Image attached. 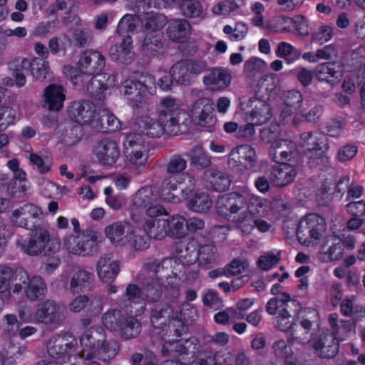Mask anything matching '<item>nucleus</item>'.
I'll return each instance as SVG.
<instances>
[{
	"label": "nucleus",
	"mask_w": 365,
	"mask_h": 365,
	"mask_svg": "<svg viewBox=\"0 0 365 365\" xmlns=\"http://www.w3.org/2000/svg\"><path fill=\"white\" fill-rule=\"evenodd\" d=\"M263 203L264 198L244 190L220 197L217 201V209L220 215L234 222L239 229L249 230L251 229L250 214H263L266 207Z\"/></svg>",
	"instance_id": "nucleus-1"
},
{
	"label": "nucleus",
	"mask_w": 365,
	"mask_h": 365,
	"mask_svg": "<svg viewBox=\"0 0 365 365\" xmlns=\"http://www.w3.org/2000/svg\"><path fill=\"white\" fill-rule=\"evenodd\" d=\"M31 301H36L45 297L47 287L44 280L39 276L30 277L24 270L14 272L11 268L0 269V292L9 290L12 294H18L22 289Z\"/></svg>",
	"instance_id": "nucleus-2"
},
{
	"label": "nucleus",
	"mask_w": 365,
	"mask_h": 365,
	"mask_svg": "<svg viewBox=\"0 0 365 365\" xmlns=\"http://www.w3.org/2000/svg\"><path fill=\"white\" fill-rule=\"evenodd\" d=\"M176 176L168 178L163 186L160 198L167 202L178 203L182 200H186L187 207L195 212H206L212 205L210 197L204 192L193 191L194 185L182 188L176 192Z\"/></svg>",
	"instance_id": "nucleus-3"
},
{
	"label": "nucleus",
	"mask_w": 365,
	"mask_h": 365,
	"mask_svg": "<svg viewBox=\"0 0 365 365\" xmlns=\"http://www.w3.org/2000/svg\"><path fill=\"white\" fill-rule=\"evenodd\" d=\"M173 263V259H165L160 263L155 261L148 264V269L156 274L157 279H153L145 287L144 293H142L144 299L156 301L163 291L169 289L173 292L174 297L178 295L177 273L169 269Z\"/></svg>",
	"instance_id": "nucleus-4"
},
{
	"label": "nucleus",
	"mask_w": 365,
	"mask_h": 365,
	"mask_svg": "<svg viewBox=\"0 0 365 365\" xmlns=\"http://www.w3.org/2000/svg\"><path fill=\"white\" fill-rule=\"evenodd\" d=\"M105 64L106 59L102 53L94 50H87L79 56L76 68L71 66H65L63 73L70 78L76 89L81 90L84 88L83 76H90L101 73Z\"/></svg>",
	"instance_id": "nucleus-5"
},
{
	"label": "nucleus",
	"mask_w": 365,
	"mask_h": 365,
	"mask_svg": "<svg viewBox=\"0 0 365 365\" xmlns=\"http://www.w3.org/2000/svg\"><path fill=\"white\" fill-rule=\"evenodd\" d=\"M156 111L160 120L165 123L169 133L177 135L184 132L190 123L189 113L181 108L177 99L170 96L160 99Z\"/></svg>",
	"instance_id": "nucleus-6"
},
{
	"label": "nucleus",
	"mask_w": 365,
	"mask_h": 365,
	"mask_svg": "<svg viewBox=\"0 0 365 365\" xmlns=\"http://www.w3.org/2000/svg\"><path fill=\"white\" fill-rule=\"evenodd\" d=\"M216 252L212 243L202 244L195 239H191L178 245L177 255L173 262L176 263L178 260L184 266L197 262L200 265L205 266L215 262Z\"/></svg>",
	"instance_id": "nucleus-7"
},
{
	"label": "nucleus",
	"mask_w": 365,
	"mask_h": 365,
	"mask_svg": "<svg viewBox=\"0 0 365 365\" xmlns=\"http://www.w3.org/2000/svg\"><path fill=\"white\" fill-rule=\"evenodd\" d=\"M273 113L266 98L255 96L250 99L247 110L242 113V118L246 122L242 129V136L254 137L255 126L267 123L272 117Z\"/></svg>",
	"instance_id": "nucleus-8"
},
{
	"label": "nucleus",
	"mask_w": 365,
	"mask_h": 365,
	"mask_svg": "<svg viewBox=\"0 0 365 365\" xmlns=\"http://www.w3.org/2000/svg\"><path fill=\"white\" fill-rule=\"evenodd\" d=\"M155 78L150 75L143 77V80L128 78L125 80L121 86V93L127 103L133 107H138L145 103L148 95L155 93Z\"/></svg>",
	"instance_id": "nucleus-9"
},
{
	"label": "nucleus",
	"mask_w": 365,
	"mask_h": 365,
	"mask_svg": "<svg viewBox=\"0 0 365 365\" xmlns=\"http://www.w3.org/2000/svg\"><path fill=\"white\" fill-rule=\"evenodd\" d=\"M16 244L23 252L31 256L51 255L58 252L61 247L59 239L51 237L49 232L43 228L36 230L29 241L18 240Z\"/></svg>",
	"instance_id": "nucleus-10"
},
{
	"label": "nucleus",
	"mask_w": 365,
	"mask_h": 365,
	"mask_svg": "<svg viewBox=\"0 0 365 365\" xmlns=\"http://www.w3.org/2000/svg\"><path fill=\"white\" fill-rule=\"evenodd\" d=\"M163 185L164 182L162 183L158 193L150 186H144L138 189L130 196L132 210H144L146 217L168 215L165 207L157 202L158 199L164 202L160 196Z\"/></svg>",
	"instance_id": "nucleus-11"
},
{
	"label": "nucleus",
	"mask_w": 365,
	"mask_h": 365,
	"mask_svg": "<svg viewBox=\"0 0 365 365\" xmlns=\"http://www.w3.org/2000/svg\"><path fill=\"white\" fill-rule=\"evenodd\" d=\"M325 230V220L319 215L312 213L299 221L297 237L302 245L309 246L319 240Z\"/></svg>",
	"instance_id": "nucleus-12"
},
{
	"label": "nucleus",
	"mask_w": 365,
	"mask_h": 365,
	"mask_svg": "<svg viewBox=\"0 0 365 365\" xmlns=\"http://www.w3.org/2000/svg\"><path fill=\"white\" fill-rule=\"evenodd\" d=\"M124 155L126 162L135 169L145 167L148 155V147L140 134L130 133L124 143Z\"/></svg>",
	"instance_id": "nucleus-13"
},
{
	"label": "nucleus",
	"mask_w": 365,
	"mask_h": 365,
	"mask_svg": "<svg viewBox=\"0 0 365 365\" xmlns=\"http://www.w3.org/2000/svg\"><path fill=\"white\" fill-rule=\"evenodd\" d=\"M106 338V333L101 327L87 330L80 339L83 356H86V360L101 356L107 349Z\"/></svg>",
	"instance_id": "nucleus-14"
},
{
	"label": "nucleus",
	"mask_w": 365,
	"mask_h": 365,
	"mask_svg": "<svg viewBox=\"0 0 365 365\" xmlns=\"http://www.w3.org/2000/svg\"><path fill=\"white\" fill-rule=\"evenodd\" d=\"M279 121L287 123L294 114L304 115L309 107L308 101L303 99L302 95L297 91H288L282 97Z\"/></svg>",
	"instance_id": "nucleus-15"
},
{
	"label": "nucleus",
	"mask_w": 365,
	"mask_h": 365,
	"mask_svg": "<svg viewBox=\"0 0 365 365\" xmlns=\"http://www.w3.org/2000/svg\"><path fill=\"white\" fill-rule=\"evenodd\" d=\"M212 104L208 98H199L192 104L190 112L199 126L211 128L215 125L216 119L212 115Z\"/></svg>",
	"instance_id": "nucleus-16"
},
{
	"label": "nucleus",
	"mask_w": 365,
	"mask_h": 365,
	"mask_svg": "<svg viewBox=\"0 0 365 365\" xmlns=\"http://www.w3.org/2000/svg\"><path fill=\"white\" fill-rule=\"evenodd\" d=\"M70 117L76 123L84 125L88 124L92 128L102 126V122L96 120L94 106L89 101L74 102L70 110Z\"/></svg>",
	"instance_id": "nucleus-17"
},
{
	"label": "nucleus",
	"mask_w": 365,
	"mask_h": 365,
	"mask_svg": "<svg viewBox=\"0 0 365 365\" xmlns=\"http://www.w3.org/2000/svg\"><path fill=\"white\" fill-rule=\"evenodd\" d=\"M76 341L68 335L56 336L51 338L47 345L48 354L57 360L66 362V359L74 351Z\"/></svg>",
	"instance_id": "nucleus-18"
},
{
	"label": "nucleus",
	"mask_w": 365,
	"mask_h": 365,
	"mask_svg": "<svg viewBox=\"0 0 365 365\" xmlns=\"http://www.w3.org/2000/svg\"><path fill=\"white\" fill-rule=\"evenodd\" d=\"M316 354L320 357L331 358L339 351L336 338L331 335L329 331H322L314 336L310 341Z\"/></svg>",
	"instance_id": "nucleus-19"
},
{
	"label": "nucleus",
	"mask_w": 365,
	"mask_h": 365,
	"mask_svg": "<svg viewBox=\"0 0 365 365\" xmlns=\"http://www.w3.org/2000/svg\"><path fill=\"white\" fill-rule=\"evenodd\" d=\"M40 207L33 204H25L15 209L10 217L13 225L26 229L34 227V220L39 218L42 215Z\"/></svg>",
	"instance_id": "nucleus-20"
},
{
	"label": "nucleus",
	"mask_w": 365,
	"mask_h": 365,
	"mask_svg": "<svg viewBox=\"0 0 365 365\" xmlns=\"http://www.w3.org/2000/svg\"><path fill=\"white\" fill-rule=\"evenodd\" d=\"M256 160L255 150L248 145H242L232 149L227 162L232 168L243 167L248 169L253 167Z\"/></svg>",
	"instance_id": "nucleus-21"
},
{
	"label": "nucleus",
	"mask_w": 365,
	"mask_h": 365,
	"mask_svg": "<svg viewBox=\"0 0 365 365\" xmlns=\"http://www.w3.org/2000/svg\"><path fill=\"white\" fill-rule=\"evenodd\" d=\"M230 73L224 68H213L204 76L202 82L207 89L212 91H221L231 84Z\"/></svg>",
	"instance_id": "nucleus-22"
},
{
	"label": "nucleus",
	"mask_w": 365,
	"mask_h": 365,
	"mask_svg": "<svg viewBox=\"0 0 365 365\" xmlns=\"http://www.w3.org/2000/svg\"><path fill=\"white\" fill-rule=\"evenodd\" d=\"M93 153L101 164L108 166L115 164L120 155L117 143L109 140H104L98 143L95 146Z\"/></svg>",
	"instance_id": "nucleus-23"
},
{
	"label": "nucleus",
	"mask_w": 365,
	"mask_h": 365,
	"mask_svg": "<svg viewBox=\"0 0 365 365\" xmlns=\"http://www.w3.org/2000/svg\"><path fill=\"white\" fill-rule=\"evenodd\" d=\"M96 269L99 279L104 284H111L116 278L119 270V263L110 255H104L97 261Z\"/></svg>",
	"instance_id": "nucleus-24"
},
{
	"label": "nucleus",
	"mask_w": 365,
	"mask_h": 365,
	"mask_svg": "<svg viewBox=\"0 0 365 365\" xmlns=\"http://www.w3.org/2000/svg\"><path fill=\"white\" fill-rule=\"evenodd\" d=\"M66 98V90L61 85L52 83L44 88L43 106L50 111L61 110Z\"/></svg>",
	"instance_id": "nucleus-25"
},
{
	"label": "nucleus",
	"mask_w": 365,
	"mask_h": 365,
	"mask_svg": "<svg viewBox=\"0 0 365 365\" xmlns=\"http://www.w3.org/2000/svg\"><path fill=\"white\" fill-rule=\"evenodd\" d=\"M93 76V77L88 81L85 88L92 96L101 99L109 88L115 86V77L110 74L101 73Z\"/></svg>",
	"instance_id": "nucleus-26"
},
{
	"label": "nucleus",
	"mask_w": 365,
	"mask_h": 365,
	"mask_svg": "<svg viewBox=\"0 0 365 365\" xmlns=\"http://www.w3.org/2000/svg\"><path fill=\"white\" fill-rule=\"evenodd\" d=\"M130 230L128 222L117 221L106 226L104 234L112 245L121 247L128 245Z\"/></svg>",
	"instance_id": "nucleus-27"
},
{
	"label": "nucleus",
	"mask_w": 365,
	"mask_h": 365,
	"mask_svg": "<svg viewBox=\"0 0 365 365\" xmlns=\"http://www.w3.org/2000/svg\"><path fill=\"white\" fill-rule=\"evenodd\" d=\"M344 254L343 245L336 237H329L321 246L318 259L324 263L339 260Z\"/></svg>",
	"instance_id": "nucleus-28"
},
{
	"label": "nucleus",
	"mask_w": 365,
	"mask_h": 365,
	"mask_svg": "<svg viewBox=\"0 0 365 365\" xmlns=\"http://www.w3.org/2000/svg\"><path fill=\"white\" fill-rule=\"evenodd\" d=\"M322 135L319 133H304L301 136L302 145L307 150V155L312 159V165L318 163L323 155L324 151L322 149Z\"/></svg>",
	"instance_id": "nucleus-29"
},
{
	"label": "nucleus",
	"mask_w": 365,
	"mask_h": 365,
	"mask_svg": "<svg viewBox=\"0 0 365 365\" xmlns=\"http://www.w3.org/2000/svg\"><path fill=\"white\" fill-rule=\"evenodd\" d=\"M260 137L262 140L271 143L269 154L272 160L277 159V155H279V152L294 148V143L293 142L281 138H277V134L269 128L263 129L260 133Z\"/></svg>",
	"instance_id": "nucleus-30"
},
{
	"label": "nucleus",
	"mask_w": 365,
	"mask_h": 365,
	"mask_svg": "<svg viewBox=\"0 0 365 365\" xmlns=\"http://www.w3.org/2000/svg\"><path fill=\"white\" fill-rule=\"evenodd\" d=\"M167 5H178L182 16L188 19H203L205 10L199 0H163Z\"/></svg>",
	"instance_id": "nucleus-31"
},
{
	"label": "nucleus",
	"mask_w": 365,
	"mask_h": 365,
	"mask_svg": "<svg viewBox=\"0 0 365 365\" xmlns=\"http://www.w3.org/2000/svg\"><path fill=\"white\" fill-rule=\"evenodd\" d=\"M163 215L147 217L143 224V230L150 238L162 240L167 236L168 220L160 218Z\"/></svg>",
	"instance_id": "nucleus-32"
},
{
	"label": "nucleus",
	"mask_w": 365,
	"mask_h": 365,
	"mask_svg": "<svg viewBox=\"0 0 365 365\" xmlns=\"http://www.w3.org/2000/svg\"><path fill=\"white\" fill-rule=\"evenodd\" d=\"M297 174V169L294 164L282 163L273 168L272 180L277 186L284 187L293 182Z\"/></svg>",
	"instance_id": "nucleus-33"
},
{
	"label": "nucleus",
	"mask_w": 365,
	"mask_h": 365,
	"mask_svg": "<svg viewBox=\"0 0 365 365\" xmlns=\"http://www.w3.org/2000/svg\"><path fill=\"white\" fill-rule=\"evenodd\" d=\"M187 166L186 161L182 158L180 156L176 155L174 156L170 159L169 161L168 165H167V170L168 173L170 174V175L168 178H166L163 182L165 181L170 178L171 176H176L177 182H175L176 187L178 186V184L180 183V180H187L189 184H191V185H194V179L188 173H185L180 174L181 172H182ZM178 190H176V192Z\"/></svg>",
	"instance_id": "nucleus-34"
},
{
	"label": "nucleus",
	"mask_w": 365,
	"mask_h": 365,
	"mask_svg": "<svg viewBox=\"0 0 365 365\" xmlns=\"http://www.w3.org/2000/svg\"><path fill=\"white\" fill-rule=\"evenodd\" d=\"M191 30L190 24L184 19H175L170 21L167 33L168 37L177 42L185 40Z\"/></svg>",
	"instance_id": "nucleus-35"
},
{
	"label": "nucleus",
	"mask_w": 365,
	"mask_h": 365,
	"mask_svg": "<svg viewBox=\"0 0 365 365\" xmlns=\"http://www.w3.org/2000/svg\"><path fill=\"white\" fill-rule=\"evenodd\" d=\"M342 69L339 63L336 62H327L319 64L317 67L316 76L321 82H327L332 84L333 79H339L341 77Z\"/></svg>",
	"instance_id": "nucleus-36"
},
{
	"label": "nucleus",
	"mask_w": 365,
	"mask_h": 365,
	"mask_svg": "<svg viewBox=\"0 0 365 365\" xmlns=\"http://www.w3.org/2000/svg\"><path fill=\"white\" fill-rule=\"evenodd\" d=\"M19 66L21 68H30L31 76L36 80H44L50 71L48 63L38 58H34L31 61L23 58L19 61Z\"/></svg>",
	"instance_id": "nucleus-37"
},
{
	"label": "nucleus",
	"mask_w": 365,
	"mask_h": 365,
	"mask_svg": "<svg viewBox=\"0 0 365 365\" xmlns=\"http://www.w3.org/2000/svg\"><path fill=\"white\" fill-rule=\"evenodd\" d=\"M59 317V307L56 302L47 300L38 307L34 319L38 322L48 324Z\"/></svg>",
	"instance_id": "nucleus-38"
},
{
	"label": "nucleus",
	"mask_w": 365,
	"mask_h": 365,
	"mask_svg": "<svg viewBox=\"0 0 365 365\" xmlns=\"http://www.w3.org/2000/svg\"><path fill=\"white\" fill-rule=\"evenodd\" d=\"M168 21L165 16L153 11L146 12L142 15L141 24L143 25L145 32L147 34L162 33L161 30L167 24Z\"/></svg>",
	"instance_id": "nucleus-39"
},
{
	"label": "nucleus",
	"mask_w": 365,
	"mask_h": 365,
	"mask_svg": "<svg viewBox=\"0 0 365 365\" xmlns=\"http://www.w3.org/2000/svg\"><path fill=\"white\" fill-rule=\"evenodd\" d=\"M172 320H178L177 312L169 304H164L156 307L151 314V322L153 327L161 328L167 325Z\"/></svg>",
	"instance_id": "nucleus-40"
},
{
	"label": "nucleus",
	"mask_w": 365,
	"mask_h": 365,
	"mask_svg": "<svg viewBox=\"0 0 365 365\" xmlns=\"http://www.w3.org/2000/svg\"><path fill=\"white\" fill-rule=\"evenodd\" d=\"M111 58L121 63L128 64L133 59L132 52V39L130 36L123 38L120 46H113L109 50Z\"/></svg>",
	"instance_id": "nucleus-41"
},
{
	"label": "nucleus",
	"mask_w": 365,
	"mask_h": 365,
	"mask_svg": "<svg viewBox=\"0 0 365 365\" xmlns=\"http://www.w3.org/2000/svg\"><path fill=\"white\" fill-rule=\"evenodd\" d=\"M299 307V304L296 300H292L290 297L287 294H283L279 297L272 298L267 302L266 310L268 314L271 315L276 314L277 311L279 312L283 309L297 311Z\"/></svg>",
	"instance_id": "nucleus-42"
},
{
	"label": "nucleus",
	"mask_w": 365,
	"mask_h": 365,
	"mask_svg": "<svg viewBox=\"0 0 365 365\" xmlns=\"http://www.w3.org/2000/svg\"><path fill=\"white\" fill-rule=\"evenodd\" d=\"M265 208L264 212L263 214L259 213H255V214H250V224H251V229L246 230L245 228H240V230L245 233H250L251 232L253 229L255 227L257 229V230L262 233H264L268 232L271 227L272 225L267 222L266 220L259 218L260 217H265L269 215V212L271 211V204L269 200L267 199H264V203Z\"/></svg>",
	"instance_id": "nucleus-43"
},
{
	"label": "nucleus",
	"mask_w": 365,
	"mask_h": 365,
	"mask_svg": "<svg viewBox=\"0 0 365 365\" xmlns=\"http://www.w3.org/2000/svg\"><path fill=\"white\" fill-rule=\"evenodd\" d=\"M126 300L128 304L126 307L132 309L130 312H134L135 315H140L145 308L144 298L142 292L135 284H130L126 289Z\"/></svg>",
	"instance_id": "nucleus-44"
},
{
	"label": "nucleus",
	"mask_w": 365,
	"mask_h": 365,
	"mask_svg": "<svg viewBox=\"0 0 365 365\" xmlns=\"http://www.w3.org/2000/svg\"><path fill=\"white\" fill-rule=\"evenodd\" d=\"M163 123L157 121L150 116H144L138 122L140 131L150 137L160 136L165 130L168 132L165 123Z\"/></svg>",
	"instance_id": "nucleus-45"
},
{
	"label": "nucleus",
	"mask_w": 365,
	"mask_h": 365,
	"mask_svg": "<svg viewBox=\"0 0 365 365\" xmlns=\"http://www.w3.org/2000/svg\"><path fill=\"white\" fill-rule=\"evenodd\" d=\"M92 274L83 269H76L70 281V291L73 294L79 293L86 289L91 283Z\"/></svg>",
	"instance_id": "nucleus-46"
},
{
	"label": "nucleus",
	"mask_w": 365,
	"mask_h": 365,
	"mask_svg": "<svg viewBox=\"0 0 365 365\" xmlns=\"http://www.w3.org/2000/svg\"><path fill=\"white\" fill-rule=\"evenodd\" d=\"M162 33L147 34L143 42L142 48L144 53L148 56H158L163 49Z\"/></svg>",
	"instance_id": "nucleus-47"
},
{
	"label": "nucleus",
	"mask_w": 365,
	"mask_h": 365,
	"mask_svg": "<svg viewBox=\"0 0 365 365\" xmlns=\"http://www.w3.org/2000/svg\"><path fill=\"white\" fill-rule=\"evenodd\" d=\"M96 120L102 122V126L94 128L104 131H115L120 128V120L107 110H101L96 114Z\"/></svg>",
	"instance_id": "nucleus-48"
},
{
	"label": "nucleus",
	"mask_w": 365,
	"mask_h": 365,
	"mask_svg": "<svg viewBox=\"0 0 365 365\" xmlns=\"http://www.w3.org/2000/svg\"><path fill=\"white\" fill-rule=\"evenodd\" d=\"M275 54L277 57L285 59L289 64L295 62L300 56L299 51L294 46L285 41L277 44Z\"/></svg>",
	"instance_id": "nucleus-49"
},
{
	"label": "nucleus",
	"mask_w": 365,
	"mask_h": 365,
	"mask_svg": "<svg viewBox=\"0 0 365 365\" xmlns=\"http://www.w3.org/2000/svg\"><path fill=\"white\" fill-rule=\"evenodd\" d=\"M141 330L140 323L133 317H124L118 332L128 339L137 336Z\"/></svg>",
	"instance_id": "nucleus-50"
},
{
	"label": "nucleus",
	"mask_w": 365,
	"mask_h": 365,
	"mask_svg": "<svg viewBox=\"0 0 365 365\" xmlns=\"http://www.w3.org/2000/svg\"><path fill=\"white\" fill-rule=\"evenodd\" d=\"M128 236L127 246L135 250L143 251L150 247V237L141 234L140 231L130 229Z\"/></svg>",
	"instance_id": "nucleus-51"
},
{
	"label": "nucleus",
	"mask_w": 365,
	"mask_h": 365,
	"mask_svg": "<svg viewBox=\"0 0 365 365\" xmlns=\"http://www.w3.org/2000/svg\"><path fill=\"white\" fill-rule=\"evenodd\" d=\"M166 220L168 222V229H166L167 236L171 235L176 237H182L185 235V220L183 217L179 215H174L169 218H166Z\"/></svg>",
	"instance_id": "nucleus-52"
},
{
	"label": "nucleus",
	"mask_w": 365,
	"mask_h": 365,
	"mask_svg": "<svg viewBox=\"0 0 365 365\" xmlns=\"http://www.w3.org/2000/svg\"><path fill=\"white\" fill-rule=\"evenodd\" d=\"M273 351L278 358L284 359V365H297V361L292 356V351L284 340H278L275 341L272 346Z\"/></svg>",
	"instance_id": "nucleus-53"
},
{
	"label": "nucleus",
	"mask_w": 365,
	"mask_h": 365,
	"mask_svg": "<svg viewBox=\"0 0 365 365\" xmlns=\"http://www.w3.org/2000/svg\"><path fill=\"white\" fill-rule=\"evenodd\" d=\"M207 178L215 190L222 192L228 189L230 180L227 175L222 172L209 170Z\"/></svg>",
	"instance_id": "nucleus-54"
},
{
	"label": "nucleus",
	"mask_w": 365,
	"mask_h": 365,
	"mask_svg": "<svg viewBox=\"0 0 365 365\" xmlns=\"http://www.w3.org/2000/svg\"><path fill=\"white\" fill-rule=\"evenodd\" d=\"M170 73L173 79L179 83H188L192 78L187 61L178 62L171 67Z\"/></svg>",
	"instance_id": "nucleus-55"
},
{
	"label": "nucleus",
	"mask_w": 365,
	"mask_h": 365,
	"mask_svg": "<svg viewBox=\"0 0 365 365\" xmlns=\"http://www.w3.org/2000/svg\"><path fill=\"white\" fill-rule=\"evenodd\" d=\"M142 15L135 16L132 14H125L120 20L118 25V32L120 35L133 32L141 22Z\"/></svg>",
	"instance_id": "nucleus-56"
},
{
	"label": "nucleus",
	"mask_w": 365,
	"mask_h": 365,
	"mask_svg": "<svg viewBox=\"0 0 365 365\" xmlns=\"http://www.w3.org/2000/svg\"><path fill=\"white\" fill-rule=\"evenodd\" d=\"M81 234L84 247H81V250L85 251L86 256L90 255L97 250V245L100 242L99 234L92 230H83Z\"/></svg>",
	"instance_id": "nucleus-57"
},
{
	"label": "nucleus",
	"mask_w": 365,
	"mask_h": 365,
	"mask_svg": "<svg viewBox=\"0 0 365 365\" xmlns=\"http://www.w3.org/2000/svg\"><path fill=\"white\" fill-rule=\"evenodd\" d=\"M82 234L78 233L76 235H68L63 239V246L70 253L76 255L86 256L85 251L81 250L83 245Z\"/></svg>",
	"instance_id": "nucleus-58"
},
{
	"label": "nucleus",
	"mask_w": 365,
	"mask_h": 365,
	"mask_svg": "<svg viewBox=\"0 0 365 365\" xmlns=\"http://www.w3.org/2000/svg\"><path fill=\"white\" fill-rule=\"evenodd\" d=\"M124 317L119 310L108 311L103 314L102 322L108 329L118 331Z\"/></svg>",
	"instance_id": "nucleus-59"
},
{
	"label": "nucleus",
	"mask_w": 365,
	"mask_h": 365,
	"mask_svg": "<svg viewBox=\"0 0 365 365\" xmlns=\"http://www.w3.org/2000/svg\"><path fill=\"white\" fill-rule=\"evenodd\" d=\"M223 33L228 36V38L232 41H240L244 39L247 33V26L243 22H237L235 27L230 25H225L223 27Z\"/></svg>",
	"instance_id": "nucleus-60"
},
{
	"label": "nucleus",
	"mask_w": 365,
	"mask_h": 365,
	"mask_svg": "<svg viewBox=\"0 0 365 365\" xmlns=\"http://www.w3.org/2000/svg\"><path fill=\"white\" fill-rule=\"evenodd\" d=\"M280 258V252L279 251H269L259 257L257 261V265L260 269L268 271L278 264Z\"/></svg>",
	"instance_id": "nucleus-61"
},
{
	"label": "nucleus",
	"mask_w": 365,
	"mask_h": 365,
	"mask_svg": "<svg viewBox=\"0 0 365 365\" xmlns=\"http://www.w3.org/2000/svg\"><path fill=\"white\" fill-rule=\"evenodd\" d=\"M189 156L191 163L197 167L206 168L211 164L210 156L203 150L202 146L197 145L193 148L190 151Z\"/></svg>",
	"instance_id": "nucleus-62"
},
{
	"label": "nucleus",
	"mask_w": 365,
	"mask_h": 365,
	"mask_svg": "<svg viewBox=\"0 0 365 365\" xmlns=\"http://www.w3.org/2000/svg\"><path fill=\"white\" fill-rule=\"evenodd\" d=\"M279 79L276 74L270 73L263 76L258 82L257 96L259 97L264 91L268 93L274 91L278 86Z\"/></svg>",
	"instance_id": "nucleus-63"
},
{
	"label": "nucleus",
	"mask_w": 365,
	"mask_h": 365,
	"mask_svg": "<svg viewBox=\"0 0 365 365\" xmlns=\"http://www.w3.org/2000/svg\"><path fill=\"white\" fill-rule=\"evenodd\" d=\"M236 4L232 0H221L213 4L211 13L217 16H227L235 11Z\"/></svg>",
	"instance_id": "nucleus-64"
}]
</instances>
